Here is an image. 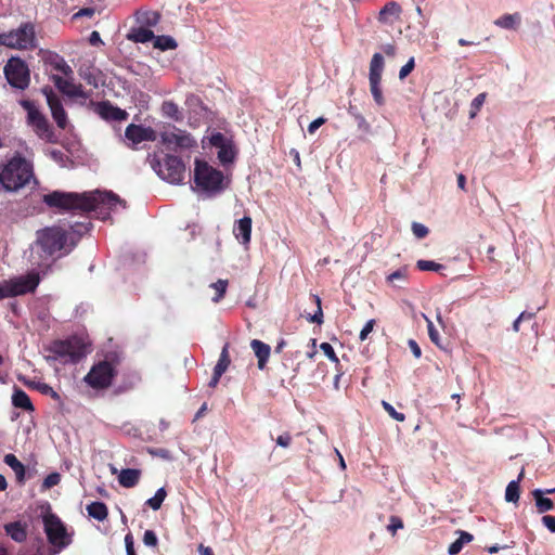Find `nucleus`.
I'll list each match as a JSON object with an SVG mask.
<instances>
[{"label":"nucleus","mask_w":555,"mask_h":555,"mask_svg":"<svg viewBox=\"0 0 555 555\" xmlns=\"http://www.w3.org/2000/svg\"><path fill=\"white\" fill-rule=\"evenodd\" d=\"M315 304H317V311L313 315L309 318V321L312 323L321 324L323 321V312L321 308V299L318 296H313Z\"/></svg>","instance_id":"46"},{"label":"nucleus","mask_w":555,"mask_h":555,"mask_svg":"<svg viewBox=\"0 0 555 555\" xmlns=\"http://www.w3.org/2000/svg\"><path fill=\"white\" fill-rule=\"evenodd\" d=\"M230 356H229V345L225 344L224 347L221 350L219 360L214 369V372H216V375H222L230 365Z\"/></svg>","instance_id":"32"},{"label":"nucleus","mask_w":555,"mask_h":555,"mask_svg":"<svg viewBox=\"0 0 555 555\" xmlns=\"http://www.w3.org/2000/svg\"><path fill=\"white\" fill-rule=\"evenodd\" d=\"M416 267L421 271H439L440 269H442V264L431 260H418L416 262Z\"/></svg>","instance_id":"42"},{"label":"nucleus","mask_w":555,"mask_h":555,"mask_svg":"<svg viewBox=\"0 0 555 555\" xmlns=\"http://www.w3.org/2000/svg\"><path fill=\"white\" fill-rule=\"evenodd\" d=\"M542 524L552 532L555 533V516L545 515L542 517Z\"/></svg>","instance_id":"55"},{"label":"nucleus","mask_w":555,"mask_h":555,"mask_svg":"<svg viewBox=\"0 0 555 555\" xmlns=\"http://www.w3.org/2000/svg\"><path fill=\"white\" fill-rule=\"evenodd\" d=\"M320 349L324 352V354L333 362L338 363V358L334 351V348L328 343H322L320 345Z\"/></svg>","instance_id":"47"},{"label":"nucleus","mask_w":555,"mask_h":555,"mask_svg":"<svg viewBox=\"0 0 555 555\" xmlns=\"http://www.w3.org/2000/svg\"><path fill=\"white\" fill-rule=\"evenodd\" d=\"M292 442V436L288 434V433H285L283 435H280L278 438H276V444L282 447V448H287L289 447Z\"/></svg>","instance_id":"56"},{"label":"nucleus","mask_w":555,"mask_h":555,"mask_svg":"<svg viewBox=\"0 0 555 555\" xmlns=\"http://www.w3.org/2000/svg\"><path fill=\"white\" fill-rule=\"evenodd\" d=\"M194 182L197 190L207 194L218 193L225 186L222 172L198 159L195 162Z\"/></svg>","instance_id":"4"},{"label":"nucleus","mask_w":555,"mask_h":555,"mask_svg":"<svg viewBox=\"0 0 555 555\" xmlns=\"http://www.w3.org/2000/svg\"><path fill=\"white\" fill-rule=\"evenodd\" d=\"M233 234L240 244L247 246L251 235V218L243 217L233 225Z\"/></svg>","instance_id":"18"},{"label":"nucleus","mask_w":555,"mask_h":555,"mask_svg":"<svg viewBox=\"0 0 555 555\" xmlns=\"http://www.w3.org/2000/svg\"><path fill=\"white\" fill-rule=\"evenodd\" d=\"M250 347L258 360V369L263 370L271 353L270 346L259 339H253L250 341Z\"/></svg>","instance_id":"19"},{"label":"nucleus","mask_w":555,"mask_h":555,"mask_svg":"<svg viewBox=\"0 0 555 555\" xmlns=\"http://www.w3.org/2000/svg\"><path fill=\"white\" fill-rule=\"evenodd\" d=\"M423 318L425 319L426 323H427V328H428V335H429V338L430 340L438 347H441V344H440V336H439V333L438 331L436 330V327L434 326V323L433 321L425 314H423Z\"/></svg>","instance_id":"41"},{"label":"nucleus","mask_w":555,"mask_h":555,"mask_svg":"<svg viewBox=\"0 0 555 555\" xmlns=\"http://www.w3.org/2000/svg\"><path fill=\"white\" fill-rule=\"evenodd\" d=\"M370 81V90L373 95L375 103L379 106L384 105L385 99L383 96V92L380 89L382 80H369Z\"/></svg>","instance_id":"38"},{"label":"nucleus","mask_w":555,"mask_h":555,"mask_svg":"<svg viewBox=\"0 0 555 555\" xmlns=\"http://www.w3.org/2000/svg\"><path fill=\"white\" fill-rule=\"evenodd\" d=\"M520 22L521 16L519 13L504 14L494 21V25L504 29H517Z\"/></svg>","instance_id":"23"},{"label":"nucleus","mask_w":555,"mask_h":555,"mask_svg":"<svg viewBox=\"0 0 555 555\" xmlns=\"http://www.w3.org/2000/svg\"><path fill=\"white\" fill-rule=\"evenodd\" d=\"M12 403L14 406L21 408L23 410L31 411L34 409L27 393L18 388L14 389V392L12 396Z\"/></svg>","instance_id":"27"},{"label":"nucleus","mask_w":555,"mask_h":555,"mask_svg":"<svg viewBox=\"0 0 555 555\" xmlns=\"http://www.w3.org/2000/svg\"><path fill=\"white\" fill-rule=\"evenodd\" d=\"M140 476L139 469L127 468L119 473L118 481L125 488H132L139 482Z\"/></svg>","instance_id":"22"},{"label":"nucleus","mask_w":555,"mask_h":555,"mask_svg":"<svg viewBox=\"0 0 555 555\" xmlns=\"http://www.w3.org/2000/svg\"><path fill=\"white\" fill-rule=\"evenodd\" d=\"M94 9L92 8H83L81 10H79L75 15H74V18H78L80 16H92L94 14Z\"/></svg>","instance_id":"60"},{"label":"nucleus","mask_w":555,"mask_h":555,"mask_svg":"<svg viewBox=\"0 0 555 555\" xmlns=\"http://www.w3.org/2000/svg\"><path fill=\"white\" fill-rule=\"evenodd\" d=\"M326 119L324 117H319L310 122L308 126V131L310 134H313L322 125H324Z\"/></svg>","instance_id":"54"},{"label":"nucleus","mask_w":555,"mask_h":555,"mask_svg":"<svg viewBox=\"0 0 555 555\" xmlns=\"http://www.w3.org/2000/svg\"><path fill=\"white\" fill-rule=\"evenodd\" d=\"M412 232L417 238H424L428 234V229L422 223L413 222Z\"/></svg>","instance_id":"49"},{"label":"nucleus","mask_w":555,"mask_h":555,"mask_svg":"<svg viewBox=\"0 0 555 555\" xmlns=\"http://www.w3.org/2000/svg\"><path fill=\"white\" fill-rule=\"evenodd\" d=\"M125 138L129 145L135 146L145 141H155L157 134L155 130L150 127L130 124L125 131Z\"/></svg>","instance_id":"15"},{"label":"nucleus","mask_w":555,"mask_h":555,"mask_svg":"<svg viewBox=\"0 0 555 555\" xmlns=\"http://www.w3.org/2000/svg\"><path fill=\"white\" fill-rule=\"evenodd\" d=\"M49 63L53 69L59 72L62 75L73 74L72 67L65 62L63 57L57 54L51 55L49 57Z\"/></svg>","instance_id":"31"},{"label":"nucleus","mask_w":555,"mask_h":555,"mask_svg":"<svg viewBox=\"0 0 555 555\" xmlns=\"http://www.w3.org/2000/svg\"><path fill=\"white\" fill-rule=\"evenodd\" d=\"M350 113L353 115L354 119L357 120L359 129H361L363 131H369L370 130V125H369V122L366 121V119L364 118L363 115H361L359 113H353L351 111H350Z\"/></svg>","instance_id":"53"},{"label":"nucleus","mask_w":555,"mask_h":555,"mask_svg":"<svg viewBox=\"0 0 555 555\" xmlns=\"http://www.w3.org/2000/svg\"><path fill=\"white\" fill-rule=\"evenodd\" d=\"M50 350L56 359L63 362H77L88 353L87 346L79 338L55 341Z\"/></svg>","instance_id":"9"},{"label":"nucleus","mask_w":555,"mask_h":555,"mask_svg":"<svg viewBox=\"0 0 555 555\" xmlns=\"http://www.w3.org/2000/svg\"><path fill=\"white\" fill-rule=\"evenodd\" d=\"M5 530L7 533L16 542H22L26 538V531L18 522L7 525Z\"/></svg>","instance_id":"34"},{"label":"nucleus","mask_w":555,"mask_h":555,"mask_svg":"<svg viewBox=\"0 0 555 555\" xmlns=\"http://www.w3.org/2000/svg\"><path fill=\"white\" fill-rule=\"evenodd\" d=\"M456 533H459V539L451 543L448 548V553L450 555L459 554L462 551L463 546L472 542L474 539L473 534L463 530H459L456 531Z\"/></svg>","instance_id":"25"},{"label":"nucleus","mask_w":555,"mask_h":555,"mask_svg":"<svg viewBox=\"0 0 555 555\" xmlns=\"http://www.w3.org/2000/svg\"><path fill=\"white\" fill-rule=\"evenodd\" d=\"M374 326H375V320H373V319L369 320L365 323V325L361 330L360 336H359L362 341L365 340L367 338V336L373 332Z\"/></svg>","instance_id":"51"},{"label":"nucleus","mask_w":555,"mask_h":555,"mask_svg":"<svg viewBox=\"0 0 555 555\" xmlns=\"http://www.w3.org/2000/svg\"><path fill=\"white\" fill-rule=\"evenodd\" d=\"M162 143L172 151H183L192 149L196 145V141L184 130L173 126L167 127L160 133Z\"/></svg>","instance_id":"12"},{"label":"nucleus","mask_w":555,"mask_h":555,"mask_svg":"<svg viewBox=\"0 0 555 555\" xmlns=\"http://www.w3.org/2000/svg\"><path fill=\"white\" fill-rule=\"evenodd\" d=\"M157 537L154 531L146 530L143 535V542L146 546H156L157 545Z\"/></svg>","instance_id":"52"},{"label":"nucleus","mask_w":555,"mask_h":555,"mask_svg":"<svg viewBox=\"0 0 555 555\" xmlns=\"http://www.w3.org/2000/svg\"><path fill=\"white\" fill-rule=\"evenodd\" d=\"M39 281V275L36 272L3 281L0 283V299L34 292Z\"/></svg>","instance_id":"7"},{"label":"nucleus","mask_w":555,"mask_h":555,"mask_svg":"<svg viewBox=\"0 0 555 555\" xmlns=\"http://www.w3.org/2000/svg\"><path fill=\"white\" fill-rule=\"evenodd\" d=\"M51 80L55 85V87L69 96H78L81 94L80 87L75 85L73 79V74L62 75V74H52Z\"/></svg>","instance_id":"16"},{"label":"nucleus","mask_w":555,"mask_h":555,"mask_svg":"<svg viewBox=\"0 0 555 555\" xmlns=\"http://www.w3.org/2000/svg\"><path fill=\"white\" fill-rule=\"evenodd\" d=\"M43 202L50 207L65 210L76 209L94 211L99 218L105 220L111 212L126 208V203L119 196L106 191H92L82 194L54 191L43 196Z\"/></svg>","instance_id":"1"},{"label":"nucleus","mask_w":555,"mask_h":555,"mask_svg":"<svg viewBox=\"0 0 555 555\" xmlns=\"http://www.w3.org/2000/svg\"><path fill=\"white\" fill-rule=\"evenodd\" d=\"M34 179L31 162L15 154L0 163V185L8 192H15L26 186Z\"/></svg>","instance_id":"3"},{"label":"nucleus","mask_w":555,"mask_h":555,"mask_svg":"<svg viewBox=\"0 0 555 555\" xmlns=\"http://www.w3.org/2000/svg\"><path fill=\"white\" fill-rule=\"evenodd\" d=\"M67 233L61 227H48L37 231L36 242L31 246L30 260L39 267L48 263L50 258L65 248Z\"/></svg>","instance_id":"2"},{"label":"nucleus","mask_w":555,"mask_h":555,"mask_svg":"<svg viewBox=\"0 0 555 555\" xmlns=\"http://www.w3.org/2000/svg\"><path fill=\"white\" fill-rule=\"evenodd\" d=\"M403 528V521L401 518L397 516H391L389 519V524L387 525V530L395 535L399 529Z\"/></svg>","instance_id":"45"},{"label":"nucleus","mask_w":555,"mask_h":555,"mask_svg":"<svg viewBox=\"0 0 555 555\" xmlns=\"http://www.w3.org/2000/svg\"><path fill=\"white\" fill-rule=\"evenodd\" d=\"M210 143L218 149V158L222 164L232 163L234 160L236 151L230 139L217 132L210 137Z\"/></svg>","instance_id":"14"},{"label":"nucleus","mask_w":555,"mask_h":555,"mask_svg":"<svg viewBox=\"0 0 555 555\" xmlns=\"http://www.w3.org/2000/svg\"><path fill=\"white\" fill-rule=\"evenodd\" d=\"M89 41L92 46H98L102 43L100 34L98 31H92L89 38Z\"/></svg>","instance_id":"63"},{"label":"nucleus","mask_w":555,"mask_h":555,"mask_svg":"<svg viewBox=\"0 0 555 555\" xmlns=\"http://www.w3.org/2000/svg\"><path fill=\"white\" fill-rule=\"evenodd\" d=\"M22 104L28 112V124L36 134L42 140L54 142V132L46 117L30 102L25 101Z\"/></svg>","instance_id":"13"},{"label":"nucleus","mask_w":555,"mask_h":555,"mask_svg":"<svg viewBox=\"0 0 555 555\" xmlns=\"http://www.w3.org/2000/svg\"><path fill=\"white\" fill-rule=\"evenodd\" d=\"M138 21L146 26H154L159 21V14L155 11H142L138 13Z\"/></svg>","instance_id":"35"},{"label":"nucleus","mask_w":555,"mask_h":555,"mask_svg":"<svg viewBox=\"0 0 555 555\" xmlns=\"http://www.w3.org/2000/svg\"><path fill=\"white\" fill-rule=\"evenodd\" d=\"M100 114L105 119L124 120L127 118V113L118 107H114L109 104H103L100 106Z\"/></svg>","instance_id":"26"},{"label":"nucleus","mask_w":555,"mask_h":555,"mask_svg":"<svg viewBox=\"0 0 555 555\" xmlns=\"http://www.w3.org/2000/svg\"><path fill=\"white\" fill-rule=\"evenodd\" d=\"M544 491L541 489H535L532 491L533 499L535 501V506L538 513L543 514L554 508V503L551 499L543 496Z\"/></svg>","instance_id":"24"},{"label":"nucleus","mask_w":555,"mask_h":555,"mask_svg":"<svg viewBox=\"0 0 555 555\" xmlns=\"http://www.w3.org/2000/svg\"><path fill=\"white\" fill-rule=\"evenodd\" d=\"M486 100V94L480 93L478 94L473 101H472V112L470 117H474L476 113L480 109V107L483 105Z\"/></svg>","instance_id":"48"},{"label":"nucleus","mask_w":555,"mask_h":555,"mask_svg":"<svg viewBox=\"0 0 555 555\" xmlns=\"http://www.w3.org/2000/svg\"><path fill=\"white\" fill-rule=\"evenodd\" d=\"M162 112L165 116L175 120H179L181 118L178 105L171 101H166L163 103Z\"/></svg>","instance_id":"37"},{"label":"nucleus","mask_w":555,"mask_h":555,"mask_svg":"<svg viewBox=\"0 0 555 555\" xmlns=\"http://www.w3.org/2000/svg\"><path fill=\"white\" fill-rule=\"evenodd\" d=\"M415 66L414 57H410L405 65H403L399 72V78L403 80L406 78Z\"/></svg>","instance_id":"50"},{"label":"nucleus","mask_w":555,"mask_h":555,"mask_svg":"<svg viewBox=\"0 0 555 555\" xmlns=\"http://www.w3.org/2000/svg\"><path fill=\"white\" fill-rule=\"evenodd\" d=\"M505 500L516 503L519 500V480H512L505 490Z\"/></svg>","instance_id":"36"},{"label":"nucleus","mask_w":555,"mask_h":555,"mask_svg":"<svg viewBox=\"0 0 555 555\" xmlns=\"http://www.w3.org/2000/svg\"><path fill=\"white\" fill-rule=\"evenodd\" d=\"M408 344H409V347H410L413 356L417 359L421 358L422 350H421L420 346L417 345V343L413 339H410Z\"/></svg>","instance_id":"59"},{"label":"nucleus","mask_w":555,"mask_h":555,"mask_svg":"<svg viewBox=\"0 0 555 555\" xmlns=\"http://www.w3.org/2000/svg\"><path fill=\"white\" fill-rule=\"evenodd\" d=\"M150 164L157 176L169 183L178 184L184 179L185 166L177 156L166 155L160 160L154 155L150 158Z\"/></svg>","instance_id":"5"},{"label":"nucleus","mask_w":555,"mask_h":555,"mask_svg":"<svg viewBox=\"0 0 555 555\" xmlns=\"http://www.w3.org/2000/svg\"><path fill=\"white\" fill-rule=\"evenodd\" d=\"M0 44L10 49L27 50L36 47L35 27L30 23L0 34Z\"/></svg>","instance_id":"6"},{"label":"nucleus","mask_w":555,"mask_h":555,"mask_svg":"<svg viewBox=\"0 0 555 555\" xmlns=\"http://www.w3.org/2000/svg\"><path fill=\"white\" fill-rule=\"evenodd\" d=\"M382 50L383 52L387 55V56H395L396 55V47L393 44H390V43H387V44H384L382 47Z\"/></svg>","instance_id":"62"},{"label":"nucleus","mask_w":555,"mask_h":555,"mask_svg":"<svg viewBox=\"0 0 555 555\" xmlns=\"http://www.w3.org/2000/svg\"><path fill=\"white\" fill-rule=\"evenodd\" d=\"M382 405L384 410L389 414L390 417L398 422H403L405 420V416L403 413H399L395 410V408L387 401L383 400Z\"/></svg>","instance_id":"43"},{"label":"nucleus","mask_w":555,"mask_h":555,"mask_svg":"<svg viewBox=\"0 0 555 555\" xmlns=\"http://www.w3.org/2000/svg\"><path fill=\"white\" fill-rule=\"evenodd\" d=\"M42 521L48 540L53 547L60 551L69 545L70 535L57 516L47 513L43 515Z\"/></svg>","instance_id":"8"},{"label":"nucleus","mask_w":555,"mask_h":555,"mask_svg":"<svg viewBox=\"0 0 555 555\" xmlns=\"http://www.w3.org/2000/svg\"><path fill=\"white\" fill-rule=\"evenodd\" d=\"M8 82L17 89H26L30 82L28 66L18 57H11L4 66Z\"/></svg>","instance_id":"11"},{"label":"nucleus","mask_w":555,"mask_h":555,"mask_svg":"<svg viewBox=\"0 0 555 555\" xmlns=\"http://www.w3.org/2000/svg\"><path fill=\"white\" fill-rule=\"evenodd\" d=\"M153 46L162 51H166L175 49L177 43L175 39L169 36H154Z\"/></svg>","instance_id":"33"},{"label":"nucleus","mask_w":555,"mask_h":555,"mask_svg":"<svg viewBox=\"0 0 555 555\" xmlns=\"http://www.w3.org/2000/svg\"><path fill=\"white\" fill-rule=\"evenodd\" d=\"M406 279V270L405 269H399L391 274L388 275L387 280L389 282H395L396 280H405Z\"/></svg>","instance_id":"57"},{"label":"nucleus","mask_w":555,"mask_h":555,"mask_svg":"<svg viewBox=\"0 0 555 555\" xmlns=\"http://www.w3.org/2000/svg\"><path fill=\"white\" fill-rule=\"evenodd\" d=\"M116 374V365L108 360L94 364L86 375L85 382L92 388L103 389L111 386Z\"/></svg>","instance_id":"10"},{"label":"nucleus","mask_w":555,"mask_h":555,"mask_svg":"<svg viewBox=\"0 0 555 555\" xmlns=\"http://www.w3.org/2000/svg\"><path fill=\"white\" fill-rule=\"evenodd\" d=\"M125 544H126V552L127 553L134 552L133 538H132V535L130 533H128L125 537Z\"/></svg>","instance_id":"61"},{"label":"nucleus","mask_w":555,"mask_h":555,"mask_svg":"<svg viewBox=\"0 0 555 555\" xmlns=\"http://www.w3.org/2000/svg\"><path fill=\"white\" fill-rule=\"evenodd\" d=\"M385 68V60L380 53H374L369 69V80H382Z\"/></svg>","instance_id":"21"},{"label":"nucleus","mask_w":555,"mask_h":555,"mask_svg":"<svg viewBox=\"0 0 555 555\" xmlns=\"http://www.w3.org/2000/svg\"><path fill=\"white\" fill-rule=\"evenodd\" d=\"M44 94L53 119L60 128L64 129L67 125V117L60 100L53 94L52 90L44 89Z\"/></svg>","instance_id":"17"},{"label":"nucleus","mask_w":555,"mask_h":555,"mask_svg":"<svg viewBox=\"0 0 555 555\" xmlns=\"http://www.w3.org/2000/svg\"><path fill=\"white\" fill-rule=\"evenodd\" d=\"M128 38L134 42H141L145 43L154 39V34L152 30L145 28V27H139L133 29L129 35Z\"/></svg>","instance_id":"30"},{"label":"nucleus","mask_w":555,"mask_h":555,"mask_svg":"<svg viewBox=\"0 0 555 555\" xmlns=\"http://www.w3.org/2000/svg\"><path fill=\"white\" fill-rule=\"evenodd\" d=\"M534 317L533 313H527V312H521L520 315L514 321L513 323V330L515 332H518L519 331V325H520V322L522 320H526V319H532Z\"/></svg>","instance_id":"58"},{"label":"nucleus","mask_w":555,"mask_h":555,"mask_svg":"<svg viewBox=\"0 0 555 555\" xmlns=\"http://www.w3.org/2000/svg\"><path fill=\"white\" fill-rule=\"evenodd\" d=\"M60 481H61V476H60V474H57V473H52V474L48 475V476L44 478V480H43V482H42V488H43L44 490L50 489V488H52V487H54V486L59 485V483H60Z\"/></svg>","instance_id":"44"},{"label":"nucleus","mask_w":555,"mask_h":555,"mask_svg":"<svg viewBox=\"0 0 555 555\" xmlns=\"http://www.w3.org/2000/svg\"><path fill=\"white\" fill-rule=\"evenodd\" d=\"M401 14V7L395 2H388L379 11L378 21L384 24H391L395 20H398Z\"/></svg>","instance_id":"20"},{"label":"nucleus","mask_w":555,"mask_h":555,"mask_svg":"<svg viewBox=\"0 0 555 555\" xmlns=\"http://www.w3.org/2000/svg\"><path fill=\"white\" fill-rule=\"evenodd\" d=\"M166 498V491L164 488H159L155 495L147 500L146 504L154 511H157L160 508L164 500Z\"/></svg>","instance_id":"39"},{"label":"nucleus","mask_w":555,"mask_h":555,"mask_svg":"<svg viewBox=\"0 0 555 555\" xmlns=\"http://www.w3.org/2000/svg\"><path fill=\"white\" fill-rule=\"evenodd\" d=\"M4 463L12 468L18 481H23L25 477V466L18 461L14 454H7L3 459Z\"/></svg>","instance_id":"28"},{"label":"nucleus","mask_w":555,"mask_h":555,"mask_svg":"<svg viewBox=\"0 0 555 555\" xmlns=\"http://www.w3.org/2000/svg\"><path fill=\"white\" fill-rule=\"evenodd\" d=\"M87 512L90 517L103 521L107 517V507L102 502H93L87 506Z\"/></svg>","instance_id":"29"},{"label":"nucleus","mask_w":555,"mask_h":555,"mask_svg":"<svg viewBox=\"0 0 555 555\" xmlns=\"http://www.w3.org/2000/svg\"><path fill=\"white\" fill-rule=\"evenodd\" d=\"M210 287L216 292V295L212 297V301L218 302L223 297L227 291L228 281L218 280L217 282L210 284Z\"/></svg>","instance_id":"40"},{"label":"nucleus","mask_w":555,"mask_h":555,"mask_svg":"<svg viewBox=\"0 0 555 555\" xmlns=\"http://www.w3.org/2000/svg\"><path fill=\"white\" fill-rule=\"evenodd\" d=\"M199 555H214L212 550L208 546L199 545L198 547Z\"/></svg>","instance_id":"64"}]
</instances>
